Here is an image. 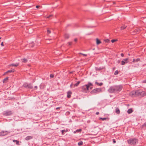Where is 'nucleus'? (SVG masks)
<instances>
[{
  "label": "nucleus",
  "instance_id": "49",
  "mask_svg": "<svg viewBox=\"0 0 146 146\" xmlns=\"http://www.w3.org/2000/svg\"><path fill=\"white\" fill-rule=\"evenodd\" d=\"M143 126H146V123H144V124L143 125Z\"/></svg>",
  "mask_w": 146,
  "mask_h": 146
},
{
  "label": "nucleus",
  "instance_id": "50",
  "mask_svg": "<svg viewBox=\"0 0 146 146\" xmlns=\"http://www.w3.org/2000/svg\"><path fill=\"white\" fill-rule=\"evenodd\" d=\"M135 62V59H133V62Z\"/></svg>",
  "mask_w": 146,
  "mask_h": 146
},
{
  "label": "nucleus",
  "instance_id": "28",
  "mask_svg": "<svg viewBox=\"0 0 146 146\" xmlns=\"http://www.w3.org/2000/svg\"><path fill=\"white\" fill-rule=\"evenodd\" d=\"M118 74V70L116 71L114 73V74L116 75Z\"/></svg>",
  "mask_w": 146,
  "mask_h": 146
},
{
  "label": "nucleus",
  "instance_id": "3",
  "mask_svg": "<svg viewBox=\"0 0 146 146\" xmlns=\"http://www.w3.org/2000/svg\"><path fill=\"white\" fill-rule=\"evenodd\" d=\"M138 142L137 140L136 139H131L127 140V142L131 145H135Z\"/></svg>",
  "mask_w": 146,
  "mask_h": 146
},
{
  "label": "nucleus",
  "instance_id": "27",
  "mask_svg": "<svg viewBox=\"0 0 146 146\" xmlns=\"http://www.w3.org/2000/svg\"><path fill=\"white\" fill-rule=\"evenodd\" d=\"M34 46V44L33 43H31L30 44H29V46H30L31 47H33V46Z\"/></svg>",
  "mask_w": 146,
  "mask_h": 146
},
{
  "label": "nucleus",
  "instance_id": "23",
  "mask_svg": "<svg viewBox=\"0 0 146 146\" xmlns=\"http://www.w3.org/2000/svg\"><path fill=\"white\" fill-rule=\"evenodd\" d=\"M69 35L68 34H66L64 35V37L68 39L69 38Z\"/></svg>",
  "mask_w": 146,
  "mask_h": 146
},
{
  "label": "nucleus",
  "instance_id": "31",
  "mask_svg": "<svg viewBox=\"0 0 146 146\" xmlns=\"http://www.w3.org/2000/svg\"><path fill=\"white\" fill-rule=\"evenodd\" d=\"M106 42H109L110 40L108 39H106L104 40Z\"/></svg>",
  "mask_w": 146,
  "mask_h": 146
},
{
  "label": "nucleus",
  "instance_id": "18",
  "mask_svg": "<svg viewBox=\"0 0 146 146\" xmlns=\"http://www.w3.org/2000/svg\"><path fill=\"white\" fill-rule=\"evenodd\" d=\"M115 112L117 114H119L120 113V110L119 108H116L115 109Z\"/></svg>",
  "mask_w": 146,
  "mask_h": 146
},
{
  "label": "nucleus",
  "instance_id": "10",
  "mask_svg": "<svg viewBox=\"0 0 146 146\" xmlns=\"http://www.w3.org/2000/svg\"><path fill=\"white\" fill-rule=\"evenodd\" d=\"M8 132L7 131H3L0 132V136H3L7 134Z\"/></svg>",
  "mask_w": 146,
  "mask_h": 146
},
{
  "label": "nucleus",
  "instance_id": "55",
  "mask_svg": "<svg viewBox=\"0 0 146 146\" xmlns=\"http://www.w3.org/2000/svg\"><path fill=\"white\" fill-rule=\"evenodd\" d=\"M92 88V87H90V88L91 89Z\"/></svg>",
  "mask_w": 146,
  "mask_h": 146
},
{
  "label": "nucleus",
  "instance_id": "57",
  "mask_svg": "<svg viewBox=\"0 0 146 146\" xmlns=\"http://www.w3.org/2000/svg\"><path fill=\"white\" fill-rule=\"evenodd\" d=\"M1 38V37H0V39Z\"/></svg>",
  "mask_w": 146,
  "mask_h": 146
},
{
  "label": "nucleus",
  "instance_id": "34",
  "mask_svg": "<svg viewBox=\"0 0 146 146\" xmlns=\"http://www.w3.org/2000/svg\"><path fill=\"white\" fill-rule=\"evenodd\" d=\"M47 33L48 34H50V33H51V31L49 29H48L47 30Z\"/></svg>",
  "mask_w": 146,
  "mask_h": 146
},
{
  "label": "nucleus",
  "instance_id": "9",
  "mask_svg": "<svg viewBox=\"0 0 146 146\" xmlns=\"http://www.w3.org/2000/svg\"><path fill=\"white\" fill-rule=\"evenodd\" d=\"M128 58H126L124 59L123 60L121 61V65H124L126 63L128 62Z\"/></svg>",
  "mask_w": 146,
  "mask_h": 146
},
{
  "label": "nucleus",
  "instance_id": "42",
  "mask_svg": "<svg viewBox=\"0 0 146 146\" xmlns=\"http://www.w3.org/2000/svg\"><path fill=\"white\" fill-rule=\"evenodd\" d=\"M68 43L69 44V45H70L72 44V42H69Z\"/></svg>",
  "mask_w": 146,
  "mask_h": 146
},
{
  "label": "nucleus",
  "instance_id": "35",
  "mask_svg": "<svg viewBox=\"0 0 146 146\" xmlns=\"http://www.w3.org/2000/svg\"><path fill=\"white\" fill-rule=\"evenodd\" d=\"M54 77V75L53 74H51L50 75V77L51 78H53Z\"/></svg>",
  "mask_w": 146,
  "mask_h": 146
},
{
  "label": "nucleus",
  "instance_id": "51",
  "mask_svg": "<svg viewBox=\"0 0 146 146\" xmlns=\"http://www.w3.org/2000/svg\"><path fill=\"white\" fill-rule=\"evenodd\" d=\"M76 132H77V131H76V130L74 132V133H76Z\"/></svg>",
  "mask_w": 146,
  "mask_h": 146
},
{
  "label": "nucleus",
  "instance_id": "26",
  "mask_svg": "<svg viewBox=\"0 0 146 146\" xmlns=\"http://www.w3.org/2000/svg\"><path fill=\"white\" fill-rule=\"evenodd\" d=\"M117 41V39H112L111 40V42L112 43L114 42H115Z\"/></svg>",
  "mask_w": 146,
  "mask_h": 146
},
{
  "label": "nucleus",
  "instance_id": "40",
  "mask_svg": "<svg viewBox=\"0 0 146 146\" xmlns=\"http://www.w3.org/2000/svg\"><path fill=\"white\" fill-rule=\"evenodd\" d=\"M102 85H103V83H102L101 82V83H99V85L100 86H102Z\"/></svg>",
  "mask_w": 146,
  "mask_h": 146
},
{
  "label": "nucleus",
  "instance_id": "32",
  "mask_svg": "<svg viewBox=\"0 0 146 146\" xmlns=\"http://www.w3.org/2000/svg\"><path fill=\"white\" fill-rule=\"evenodd\" d=\"M140 61V59L139 58H137L135 60V62H138Z\"/></svg>",
  "mask_w": 146,
  "mask_h": 146
},
{
  "label": "nucleus",
  "instance_id": "25",
  "mask_svg": "<svg viewBox=\"0 0 146 146\" xmlns=\"http://www.w3.org/2000/svg\"><path fill=\"white\" fill-rule=\"evenodd\" d=\"M15 71V70H13V71L12 70H9L8 71H7L6 72V73H11V72H14Z\"/></svg>",
  "mask_w": 146,
  "mask_h": 146
},
{
  "label": "nucleus",
  "instance_id": "1",
  "mask_svg": "<svg viewBox=\"0 0 146 146\" xmlns=\"http://www.w3.org/2000/svg\"><path fill=\"white\" fill-rule=\"evenodd\" d=\"M146 95V93L145 91L141 90H137V96L143 97Z\"/></svg>",
  "mask_w": 146,
  "mask_h": 146
},
{
  "label": "nucleus",
  "instance_id": "4",
  "mask_svg": "<svg viewBox=\"0 0 146 146\" xmlns=\"http://www.w3.org/2000/svg\"><path fill=\"white\" fill-rule=\"evenodd\" d=\"M102 90L100 88H96L93 90L90 93L92 94H98L101 92Z\"/></svg>",
  "mask_w": 146,
  "mask_h": 146
},
{
  "label": "nucleus",
  "instance_id": "2",
  "mask_svg": "<svg viewBox=\"0 0 146 146\" xmlns=\"http://www.w3.org/2000/svg\"><path fill=\"white\" fill-rule=\"evenodd\" d=\"M92 86V84L91 83L89 82L88 84L82 86V89L84 90V91L85 92L86 90H88L89 88Z\"/></svg>",
  "mask_w": 146,
  "mask_h": 146
},
{
  "label": "nucleus",
  "instance_id": "11",
  "mask_svg": "<svg viewBox=\"0 0 146 146\" xmlns=\"http://www.w3.org/2000/svg\"><path fill=\"white\" fill-rule=\"evenodd\" d=\"M11 114L12 112L11 111H5L3 113V114L6 116L10 115Z\"/></svg>",
  "mask_w": 146,
  "mask_h": 146
},
{
  "label": "nucleus",
  "instance_id": "12",
  "mask_svg": "<svg viewBox=\"0 0 146 146\" xmlns=\"http://www.w3.org/2000/svg\"><path fill=\"white\" fill-rule=\"evenodd\" d=\"M67 97L68 98H70L71 97V95L72 94V92L70 91H69L67 92Z\"/></svg>",
  "mask_w": 146,
  "mask_h": 146
},
{
  "label": "nucleus",
  "instance_id": "33",
  "mask_svg": "<svg viewBox=\"0 0 146 146\" xmlns=\"http://www.w3.org/2000/svg\"><path fill=\"white\" fill-rule=\"evenodd\" d=\"M82 131V129H78L76 130V131H77L78 132H80L81 131Z\"/></svg>",
  "mask_w": 146,
  "mask_h": 146
},
{
  "label": "nucleus",
  "instance_id": "24",
  "mask_svg": "<svg viewBox=\"0 0 146 146\" xmlns=\"http://www.w3.org/2000/svg\"><path fill=\"white\" fill-rule=\"evenodd\" d=\"M83 142L82 141H80L78 143V145L79 146H81L83 144Z\"/></svg>",
  "mask_w": 146,
  "mask_h": 146
},
{
  "label": "nucleus",
  "instance_id": "17",
  "mask_svg": "<svg viewBox=\"0 0 146 146\" xmlns=\"http://www.w3.org/2000/svg\"><path fill=\"white\" fill-rule=\"evenodd\" d=\"M96 44L97 45H98L101 43V42L97 38L96 39Z\"/></svg>",
  "mask_w": 146,
  "mask_h": 146
},
{
  "label": "nucleus",
  "instance_id": "48",
  "mask_svg": "<svg viewBox=\"0 0 146 146\" xmlns=\"http://www.w3.org/2000/svg\"><path fill=\"white\" fill-rule=\"evenodd\" d=\"M77 38H75L74 39V41L75 42L77 41Z\"/></svg>",
  "mask_w": 146,
  "mask_h": 146
},
{
  "label": "nucleus",
  "instance_id": "46",
  "mask_svg": "<svg viewBox=\"0 0 146 146\" xmlns=\"http://www.w3.org/2000/svg\"><path fill=\"white\" fill-rule=\"evenodd\" d=\"M40 7V6L39 5H37L36 6V8H38Z\"/></svg>",
  "mask_w": 146,
  "mask_h": 146
},
{
  "label": "nucleus",
  "instance_id": "7",
  "mask_svg": "<svg viewBox=\"0 0 146 146\" xmlns=\"http://www.w3.org/2000/svg\"><path fill=\"white\" fill-rule=\"evenodd\" d=\"M23 86L27 88L32 89L33 88V86L31 84H28L26 83H25L24 84Z\"/></svg>",
  "mask_w": 146,
  "mask_h": 146
},
{
  "label": "nucleus",
  "instance_id": "8",
  "mask_svg": "<svg viewBox=\"0 0 146 146\" xmlns=\"http://www.w3.org/2000/svg\"><path fill=\"white\" fill-rule=\"evenodd\" d=\"M137 90L133 91L129 93V95L131 97L137 96Z\"/></svg>",
  "mask_w": 146,
  "mask_h": 146
},
{
  "label": "nucleus",
  "instance_id": "54",
  "mask_svg": "<svg viewBox=\"0 0 146 146\" xmlns=\"http://www.w3.org/2000/svg\"><path fill=\"white\" fill-rule=\"evenodd\" d=\"M72 84H71L70 85V87H71V86H72Z\"/></svg>",
  "mask_w": 146,
  "mask_h": 146
},
{
  "label": "nucleus",
  "instance_id": "39",
  "mask_svg": "<svg viewBox=\"0 0 146 146\" xmlns=\"http://www.w3.org/2000/svg\"><path fill=\"white\" fill-rule=\"evenodd\" d=\"M113 143H115V142H116L115 140V139H113Z\"/></svg>",
  "mask_w": 146,
  "mask_h": 146
},
{
  "label": "nucleus",
  "instance_id": "6",
  "mask_svg": "<svg viewBox=\"0 0 146 146\" xmlns=\"http://www.w3.org/2000/svg\"><path fill=\"white\" fill-rule=\"evenodd\" d=\"M108 92L110 93L115 92V90L114 86H111L108 90Z\"/></svg>",
  "mask_w": 146,
  "mask_h": 146
},
{
  "label": "nucleus",
  "instance_id": "21",
  "mask_svg": "<svg viewBox=\"0 0 146 146\" xmlns=\"http://www.w3.org/2000/svg\"><path fill=\"white\" fill-rule=\"evenodd\" d=\"M19 65V63H16L15 64H13L11 65V66H18Z\"/></svg>",
  "mask_w": 146,
  "mask_h": 146
},
{
  "label": "nucleus",
  "instance_id": "37",
  "mask_svg": "<svg viewBox=\"0 0 146 146\" xmlns=\"http://www.w3.org/2000/svg\"><path fill=\"white\" fill-rule=\"evenodd\" d=\"M142 82L143 83H146V80H143Z\"/></svg>",
  "mask_w": 146,
  "mask_h": 146
},
{
  "label": "nucleus",
  "instance_id": "14",
  "mask_svg": "<svg viewBox=\"0 0 146 146\" xmlns=\"http://www.w3.org/2000/svg\"><path fill=\"white\" fill-rule=\"evenodd\" d=\"M32 137L31 136H27L25 138V139L26 140H29L30 139H32Z\"/></svg>",
  "mask_w": 146,
  "mask_h": 146
},
{
  "label": "nucleus",
  "instance_id": "16",
  "mask_svg": "<svg viewBox=\"0 0 146 146\" xmlns=\"http://www.w3.org/2000/svg\"><path fill=\"white\" fill-rule=\"evenodd\" d=\"M127 27V25H123V26H122L121 27L120 29H121V30H124Z\"/></svg>",
  "mask_w": 146,
  "mask_h": 146
},
{
  "label": "nucleus",
  "instance_id": "56",
  "mask_svg": "<svg viewBox=\"0 0 146 146\" xmlns=\"http://www.w3.org/2000/svg\"><path fill=\"white\" fill-rule=\"evenodd\" d=\"M115 68H113V70H114V69H115Z\"/></svg>",
  "mask_w": 146,
  "mask_h": 146
},
{
  "label": "nucleus",
  "instance_id": "44",
  "mask_svg": "<svg viewBox=\"0 0 146 146\" xmlns=\"http://www.w3.org/2000/svg\"><path fill=\"white\" fill-rule=\"evenodd\" d=\"M121 56L123 57L124 56V54L123 53H121Z\"/></svg>",
  "mask_w": 146,
  "mask_h": 146
},
{
  "label": "nucleus",
  "instance_id": "41",
  "mask_svg": "<svg viewBox=\"0 0 146 146\" xmlns=\"http://www.w3.org/2000/svg\"><path fill=\"white\" fill-rule=\"evenodd\" d=\"M1 45L2 46H4L3 42H2L1 43Z\"/></svg>",
  "mask_w": 146,
  "mask_h": 146
},
{
  "label": "nucleus",
  "instance_id": "52",
  "mask_svg": "<svg viewBox=\"0 0 146 146\" xmlns=\"http://www.w3.org/2000/svg\"><path fill=\"white\" fill-rule=\"evenodd\" d=\"M60 108V107H57L56 108V109H58Z\"/></svg>",
  "mask_w": 146,
  "mask_h": 146
},
{
  "label": "nucleus",
  "instance_id": "38",
  "mask_svg": "<svg viewBox=\"0 0 146 146\" xmlns=\"http://www.w3.org/2000/svg\"><path fill=\"white\" fill-rule=\"evenodd\" d=\"M52 15H50L49 16H48V17H47V18H50V17H52Z\"/></svg>",
  "mask_w": 146,
  "mask_h": 146
},
{
  "label": "nucleus",
  "instance_id": "20",
  "mask_svg": "<svg viewBox=\"0 0 146 146\" xmlns=\"http://www.w3.org/2000/svg\"><path fill=\"white\" fill-rule=\"evenodd\" d=\"M21 60L22 62L24 63H26L27 61V60L25 58H24L21 59Z\"/></svg>",
  "mask_w": 146,
  "mask_h": 146
},
{
  "label": "nucleus",
  "instance_id": "15",
  "mask_svg": "<svg viewBox=\"0 0 146 146\" xmlns=\"http://www.w3.org/2000/svg\"><path fill=\"white\" fill-rule=\"evenodd\" d=\"M133 112V110L132 109H129L127 111V112L129 114H130Z\"/></svg>",
  "mask_w": 146,
  "mask_h": 146
},
{
  "label": "nucleus",
  "instance_id": "29",
  "mask_svg": "<svg viewBox=\"0 0 146 146\" xmlns=\"http://www.w3.org/2000/svg\"><path fill=\"white\" fill-rule=\"evenodd\" d=\"M100 119H102L103 121H104V120H105L106 119V118H100Z\"/></svg>",
  "mask_w": 146,
  "mask_h": 146
},
{
  "label": "nucleus",
  "instance_id": "13",
  "mask_svg": "<svg viewBox=\"0 0 146 146\" xmlns=\"http://www.w3.org/2000/svg\"><path fill=\"white\" fill-rule=\"evenodd\" d=\"M8 77H6L4 78L3 80V83H6L8 81Z\"/></svg>",
  "mask_w": 146,
  "mask_h": 146
},
{
  "label": "nucleus",
  "instance_id": "36",
  "mask_svg": "<svg viewBox=\"0 0 146 146\" xmlns=\"http://www.w3.org/2000/svg\"><path fill=\"white\" fill-rule=\"evenodd\" d=\"M65 131H66V130H63L61 132H62V134H63L64 132Z\"/></svg>",
  "mask_w": 146,
  "mask_h": 146
},
{
  "label": "nucleus",
  "instance_id": "43",
  "mask_svg": "<svg viewBox=\"0 0 146 146\" xmlns=\"http://www.w3.org/2000/svg\"><path fill=\"white\" fill-rule=\"evenodd\" d=\"M95 84H96L97 85H99V83H98V82H95Z\"/></svg>",
  "mask_w": 146,
  "mask_h": 146
},
{
  "label": "nucleus",
  "instance_id": "47",
  "mask_svg": "<svg viewBox=\"0 0 146 146\" xmlns=\"http://www.w3.org/2000/svg\"><path fill=\"white\" fill-rule=\"evenodd\" d=\"M99 113L98 112H97L96 113V115H98L99 114Z\"/></svg>",
  "mask_w": 146,
  "mask_h": 146
},
{
  "label": "nucleus",
  "instance_id": "22",
  "mask_svg": "<svg viewBox=\"0 0 146 146\" xmlns=\"http://www.w3.org/2000/svg\"><path fill=\"white\" fill-rule=\"evenodd\" d=\"M80 81H78L77 82V83L74 84V86H78V85L80 83Z\"/></svg>",
  "mask_w": 146,
  "mask_h": 146
},
{
  "label": "nucleus",
  "instance_id": "30",
  "mask_svg": "<svg viewBox=\"0 0 146 146\" xmlns=\"http://www.w3.org/2000/svg\"><path fill=\"white\" fill-rule=\"evenodd\" d=\"M79 54H81L82 55L84 56H86L87 55L86 54H83V53H80Z\"/></svg>",
  "mask_w": 146,
  "mask_h": 146
},
{
  "label": "nucleus",
  "instance_id": "45",
  "mask_svg": "<svg viewBox=\"0 0 146 146\" xmlns=\"http://www.w3.org/2000/svg\"><path fill=\"white\" fill-rule=\"evenodd\" d=\"M34 88L35 89H37V86H35L34 87Z\"/></svg>",
  "mask_w": 146,
  "mask_h": 146
},
{
  "label": "nucleus",
  "instance_id": "19",
  "mask_svg": "<svg viewBox=\"0 0 146 146\" xmlns=\"http://www.w3.org/2000/svg\"><path fill=\"white\" fill-rule=\"evenodd\" d=\"M13 141L14 142H16V144L17 145H19V141L16 140H13Z\"/></svg>",
  "mask_w": 146,
  "mask_h": 146
},
{
  "label": "nucleus",
  "instance_id": "5",
  "mask_svg": "<svg viewBox=\"0 0 146 146\" xmlns=\"http://www.w3.org/2000/svg\"><path fill=\"white\" fill-rule=\"evenodd\" d=\"M115 92H118L121 91L123 88V86L121 85H116L114 86Z\"/></svg>",
  "mask_w": 146,
  "mask_h": 146
},
{
  "label": "nucleus",
  "instance_id": "53",
  "mask_svg": "<svg viewBox=\"0 0 146 146\" xmlns=\"http://www.w3.org/2000/svg\"><path fill=\"white\" fill-rule=\"evenodd\" d=\"M120 62V60H118V63H119Z\"/></svg>",
  "mask_w": 146,
  "mask_h": 146
}]
</instances>
